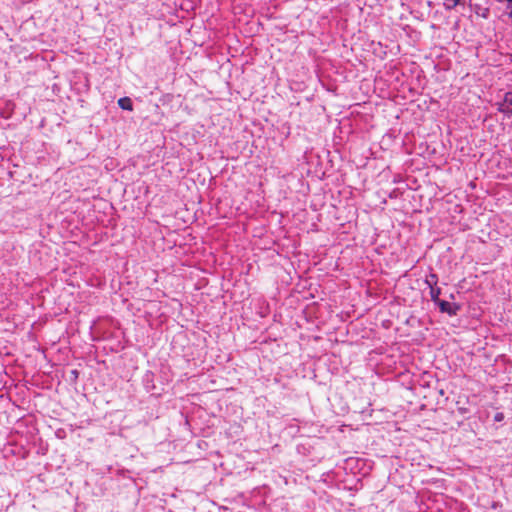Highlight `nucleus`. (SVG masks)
Segmentation results:
<instances>
[{
    "label": "nucleus",
    "mask_w": 512,
    "mask_h": 512,
    "mask_svg": "<svg viewBox=\"0 0 512 512\" xmlns=\"http://www.w3.org/2000/svg\"><path fill=\"white\" fill-rule=\"evenodd\" d=\"M498 111L503 113L505 117L512 118V92L508 91L504 94L503 100L498 103Z\"/></svg>",
    "instance_id": "f257e3e1"
},
{
    "label": "nucleus",
    "mask_w": 512,
    "mask_h": 512,
    "mask_svg": "<svg viewBox=\"0 0 512 512\" xmlns=\"http://www.w3.org/2000/svg\"><path fill=\"white\" fill-rule=\"evenodd\" d=\"M442 313H447L450 316H455L460 309V306L456 303H451L445 300H440L436 304Z\"/></svg>",
    "instance_id": "f03ea898"
},
{
    "label": "nucleus",
    "mask_w": 512,
    "mask_h": 512,
    "mask_svg": "<svg viewBox=\"0 0 512 512\" xmlns=\"http://www.w3.org/2000/svg\"><path fill=\"white\" fill-rule=\"evenodd\" d=\"M118 105L123 110L131 111L133 109L132 100L129 97H122L118 100Z\"/></svg>",
    "instance_id": "7ed1b4c3"
},
{
    "label": "nucleus",
    "mask_w": 512,
    "mask_h": 512,
    "mask_svg": "<svg viewBox=\"0 0 512 512\" xmlns=\"http://www.w3.org/2000/svg\"><path fill=\"white\" fill-rule=\"evenodd\" d=\"M438 283V276L434 273L429 274L425 279V284L431 289L432 287H436Z\"/></svg>",
    "instance_id": "20e7f679"
},
{
    "label": "nucleus",
    "mask_w": 512,
    "mask_h": 512,
    "mask_svg": "<svg viewBox=\"0 0 512 512\" xmlns=\"http://www.w3.org/2000/svg\"><path fill=\"white\" fill-rule=\"evenodd\" d=\"M441 294V289L439 287H432L430 289V297H431V300L437 304L441 299L439 298Z\"/></svg>",
    "instance_id": "39448f33"
},
{
    "label": "nucleus",
    "mask_w": 512,
    "mask_h": 512,
    "mask_svg": "<svg viewBox=\"0 0 512 512\" xmlns=\"http://www.w3.org/2000/svg\"><path fill=\"white\" fill-rule=\"evenodd\" d=\"M460 0H444V6L447 10L454 9L458 4Z\"/></svg>",
    "instance_id": "423d86ee"
},
{
    "label": "nucleus",
    "mask_w": 512,
    "mask_h": 512,
    "mask_svg": "<svg viewBox=\"0 0 512 512\" xmlns=\"http://www.w3.org/2000/svg\"><path fill=\"white\" fill-rule=\"evenodd\" d=\"M503 418H504L503 413H497V414L495 415V417H494V420H495V421H497V422H499V421H502V420H503Z\"/></svg>",
    "instance_id": "0eeeda50"
}]
</instances>
